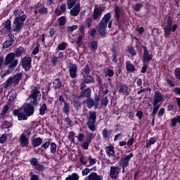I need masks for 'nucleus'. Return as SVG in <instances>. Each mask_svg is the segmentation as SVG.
<instances>
[{
  "mask_svg": "<svg viewBox=\"0 0 180 180\" xmlns=\"http://www.w3.org/2000/svg\"><path fill=\"white\" fill-rule=\"evenodd\" d=\"M41 96V94L37 88L32 89L28 98L30 103H25L20 109L15 110L13 111L14 116H17L18 120H27V117L33 116L34 114V107L33 106L39 105Z\"/></svg>",
  "mask_w": 180,
  "mask_h": 180,
  "instance_id": "1",
  "label": "nucleus"
},
{
  "mask_svg": "<svg viewBox=\"0 0 180 180\" xmlns=\"http://www.w3.org/2000/svg\"><path fill=\"white\" fill-rule=\"evenodd\" d=\"M112 18V14L110 13H106L101 19L98 27L97 28L98 34L103 37L106 36V28L108 27V23Z\"/></svg>",
  "mask_w": 180,
  "mask_h": 180,
  "instance_id": "2",
  "label": "nucleus"
},
{
  "mask_svg": "<svg viewBox=\"0 0 180 180\" xmlns=\"http://www.w3.org/2000/svg\"><path fill=\"white\" fill-rule=\"evenodd\" d=\"M23 74L22 72L17 73L13 77H10L8 78V79L6 80L4 82V88H9V86H11V85H13V86H16V85H19V82L20 79H22V76Z\"/></svg>",
  "mask_w": 180,
  "mask_h": 180,
  "instance_id": "3",
  "label": "nucleus"
},
{
  "mask_svg": "<svg viewBox=\"0 0 180 180\" xmlns=\"http://www.w3.org/2000/svg\"><path fill=\"white\" fill-rule=\"evenodd\" d=\"M15 53H8L4 60V65H9L8 68L10 70H14L15 67L18 66L19 60L15 58Z\"/></svg>",
  "mask_w": 180,
  "mask_h": 180,
  "instance_id": "4",
  "label": "nucleus"
},
{
  "mask_svg": "<svg viewBox=\"0 0 180 180\" xmlns=\"http://www.w3.org/2000/svg\"><path fill=\"white\" fill-rule=\"evenodd\" d=\"M178 29V25H172V17L169 16L167 19V26L164 27L165 37H169L171 32H175Z\"/></svg>",
  "mask_w": 180,
  "mask_h": 180,
  "instance_id": "5",
  "label": "nucleus"
},
{
  "mask_svg": "<svg viewBox=\"0 0 180 180\" xmlns=\"http://www.w3.org/2000/svg\"><path fill=\"white\" fill-rule=\"evenodd\" d=\"M96 112L94 111L89 112V116L87 117V125L91 131L96 130Z\"/></svg>",
  "mask_w": 180,
  "mask_h": 180,
  "instance_id": "6",
  "label": "nucleus"
},
{
  "mask_svg": "<svg viewBox=\"0 0 180 180\" xmlns=\"http://www.w3.org/2000/svg\"><path fill=\"white\" fill-rule=\"evenodd\" d=\"M79 141H83V144L82 146L84 150H88V147H89V144H91V141L94 137L92 136H76Z\"/></svg>",
  "mask_w": 180,
  "mask_h": 180,
  "instance_id": "7",
  "label": "nucleus"
},
{
  "mask_svg": "<svg viewBox=\"0 0 180 180\" xmlns=\"http://www.w3.org/2000/svg\"><path fill=\"white\" fill-rule=\"evenodd\" d=\"M25 25V21H22L20 20H14L13 26H12V32H15V33H19L20 30H22V27H23Z\"/></svg>",
  "mask_w": 180,
  "mask_h": 180,
  "instance_id": "8",
  "label": "nucleus"
},
{
  "mask_svg": "<svg viewBox=\"0 0 180 180\" xmlns=\"http://www.w3.org/2000/svg\"><path fill=\"white\" fill-rule=\"evenodd\" d=\"M131 158H133V153H129L128 155H125L122 158L119 162L120 167H122V168H127Z\"/></svg>",
  "mask_w": 180,
  "mask_h": 180,
  "instance_id": "9",
  "label": "nucleus"
},
{
  "mask_svg": "<svg viewBox=\"0 0 180 180\" xmlns=\"http://www.w3.org/2000/svg\"><path fill=\"white\" fill-rule=\"evenodd\" d=\"M120 172V168L116 166H112L110 169V178L111 179H119V174Z\"/></svg>",
  "mask_w": 180,
  "mask_h": 180,
  "instance_id": "10",
  "label": "nucleus"
},
{
  "mask_svg": "<svg viewBox=\"0 0 180 180\" xmlns=\"http://www.w3.org/2000/svg\"><path fill=\"white\" fill-rule=\"evenodd\" d=\"M142 49L143 50V54L142 56V61L143 63H148L153 60V55L150 54L148 52V49L147 47L142 46Z\"/></svg>",
  "mask_w": 180,
  "mask_h": 180,
  "instance_id": "11",
  "label": "nucleus"
},
{
  "mask_svg": "<svg viewBox=\"0 0 180 180\" xmlns=\"http://www.w3.org/2000/svg\"><path fill=\"white\" fill-rule=\"evenodd\" d=\"M103 11H105L103 8L96 5L93 12V19L94 20H96V19L101 18V16H102V13H103Z\"/></svg>",
  "mask_w": 180,
  "mask_h": 180,
  "instance_id": "12",
  "label": "nucleus"
},
{
  "mask_svg": "<svg viewBox=\"0 0 180 180\" xmlns=\"http://www.w3.org/2000/svg\"><path fill=\"white\" fill-rule=\"evenodd\" d=\"M13 15H15V20H22L24 21L26 20V15L23 14V11L20 9H15L13 11Z\"/></svg>",
  "mask_w": 180,
  "mask_h": 180,
  "instance_id": "13",
  "label": "nucleus"
},
{
  "mask_svg": "<svg viewBox=\"0 0 180 180\" xmlns=\"http://www.w3.org/2000/svg\"><path fill=\"white\" fill-rule=\"evenodd\" d=\"M164 101V96L160 91H156L154 94L153 103L155 105H161V103Z\"/></svg>",
  "mask_w": 180,
  "mask_h": 180,
  "instance_id": "14",
  "label": "nucleus"
},
{
  "mask_svg": "<svg viewBox=\"0 0 180 180\" xmlns=\"http://www.w3.org/2000/svg\"><path fill=\"white\" fill-rule=\"evenodd\" d=\"M69 72L71 78H76L78 72V66L76 64H71L69 66Z\"/></svg>",
  "mask_w": 180,
  "mask_h": 180,
  "instance_id": "15",
  "label": "nucleus"
},
{
  "mask_svg": "<svg viewBox=\"0 0 180 180\" xmlns=\"http://www.w3.org/2000/svg\"><path fill=\"white\" fill-rule=\"evenodd\" d=\"M65 12H67V4H65L58 6L55 9V13L57 16H61V15H63V13H65Z\"/></svg>",
  "mask_w": 180,
  "mask_h": 180,
  "instance_id": "16",
  "label": "nucleus"
},
{
  "mask_svg": "<svg viewBox=\"0 0 180 180\" xmlns=\"http://www.w3.org/2000/svg\"><path fill=\"white\" fill-rule=\"evenodd\" d=\"M32 63V59L29 57H25L22 59V68H24V70H25V71H29V70H30V65Z\"/></svg>",
  "mask_w": 180,
  "mask_h": 180,
  "instance_id": "17",
  "label": "nucleus"
},
{
  "mask_svg": "<svg viewBox=\"0 0 180 180\" xmlns=\"http://www.w3.org/2000/svg\"><path fill=\"white\" fill-rule=\"evenodd\" d=\"M79 12H81V6L77 4L75 6L70 10V15L72 16H78Z\"/></svg>",
  "mask_w": 180,
  "mask_h": 180,
  "instance_id": "18",
  "label": "nucleus"
},
{
  "mask_svg": "<svg viewBox=\"0 0 180 180\" xmlns=\"http://www.w3.org/2000/svg\"><path fill=\"white\" fill-rule=\"evenodd\" d=\"M109 103V98L107 96H103L101 100V104L98 105V109H106L108 104Z\"/></svg>",
  "mask_w": 180,
  "mask_h": 180,
  "instance_id": "19",
  "label": "nucleus"
},
{
  "mask_svg": "<svg viewBox=\"0 0 180 180\" xmlns=\"http://www.w3.org/2000/svg\"><path fill=\"white\" fill-rule=\"evenodd\" d=\"M88 180H103V177L101 175H98L96 172H91L88 176Z\"/></svg>",
  "mask_w": 180,
  "mask_h": 180,
  "instance_id": "20",
  "label": "nucleus"
},
{
  "mask_svg": "<svg viewBox=\"0 0 180 180\" xmlns=\"http://www.w3.org/2000/svg\"><path fill=\"white\" fill-rule=\"evenodd\" d=\"M106 154L109 157H115V147L109 146L105 147Z\"/></svg>",
  "mask_w": 180,
  "mask_h": 180,
  "instance_id": "21",
  "label": "nucleus"
},
{
  "mask_svg": "<svg viewBox=\"0 0 180 180\" xmlns=\"http://www.w3.org/2000/svg\"><path fill=\"white\" fill-rule=\"evenodd\" d=\"M83 79L85 84H94V82H95V79L94 78V77L89 75H84Z\"/></svg>",
  "mask_w": 180,
  "mask_h": 180,
  "instance_id": "22",
  "label": "nucleus"
},
{
  "mask_svg": "<svg viewBox=\"0 0 180 180\" xmlns=\"http://www.w3.org/2000/svg\"><path fill=\"white\" fill-rule=\"evenodd\" d=\"M46 111H47V105L46 104V103L43 102L40 104L39 115L41 116H44V115H46Z\"/></svg>",
  "mask_w": 180,
  "mask_h": 180,
  "instance_id": "23",
  "label": "nucleus"
},
{
  "mask_svg": "<svg viewBox=\"0 0 180 180\" xmlns=\"http://www.w3.org/2000/svg\"><path fill=\"white\" fill-rule=\"evenodd\" d=\"M20 143L22 147H26L29 144V138L26 136H21L20 138Z\"/></svg>",
  "mask_w": 180,
  "mask_h": 180,
  "instance_id": "24",
  "label": "nucleus"
},
{
  "mask_svg": "<svg viewBox=\"0 0 180 180\" xmlns=\"http://www.w3.org/2000/svg\"><path fill=\"white\" fill-rule=\"evenodd\" d=\"M128 92H129V89L127 88V86L121 85L120 86L119 94H120V95H125V96H127V95H129Z\"/></svg>",
  "mask_w": 180,
  "mask_h": 180,
  "instance_id": "25",
  "label": "nucleus"
},
{
  "mask_svg": "<svg viewBox=\"0 0 180 180\" xmlns=\"http://www.w3.org/2000/svg\"><path fill=\"white\" fill-rule=\"evenodd\" d=\"M15 53L17 57H20V56H25L26 54V50L23 47L20 46L15 50Z\"/></svg>",
  "mask_w": 180,
  "mask_h": 180,
  "instance_id": "26",
  "label": "nucleus"
},
{
  "mask_svg": "<svg viewBox=\"0 0 180 180\" xmlns=\"http://www.w3.org/2000/svg\"><path fill=\"white\" fill-rule=\"evenodd\" d=\"M81 98H89L91 96V89L87 88L80 93Z\"/></svg>",
  "mask_w": 180,
  "mask_h": 180,
  "instance_id": "27",
  "label": "nucleus"
},
{
  "mask_svg": "<svg viewBox=\"0 0 180 180\" xmlns=\"http://www.w3.org/2000/svg\"><path fill=\"white\" fill-rule=\"evenodd\" d=\"M70 109H71V107L70 106V103H65L62 108L63 112L68 116L70 115Z\"/></svg>",
  "mask_w": 180,
  "mask_h": 180,
  "instance_id": "28",
  "label": "nucleus"
},
{
  "mask_svg": "<svg viewBox=\"0 0 180 180\" xmlns=\"http://www.w3.org/2000/svg\"><path fill=\"white\" fill-rule=\"evenodd\" d=\"M157 140H158L157 136H153L150 138V139L148 141V143H146V148H150L153 144L157 143Z\"/></svg>",
  "mask_w": 180,
  "mask_h": 180,
  "instance_id": "29",
  "label": "nucleus"
},
{
  "mask_svg": "<svg viewBox=\"0 0 180 180\" xmlns=\"http://www.w3.org/2000/svg\"><path fill=\"white\" fill-rule=\"evenodd\" d=\"M30 134L32 136H36V134H34V128H28L27 130H25L21 136H30Z\"/></svg>",
  "mask_w": 180,
  "mask_h": 180,
  "instance_id": "30",
  "label": "nucleus"
},
{
  "mask_svg": "<svg viewBox=\"0 0 180 180\" xmlns=\"http://www.w3.org/2000/svg\"><path fill=\"white\" fill-rule=\"evenodd\" d=\"M115 18L117 20V22H119V19H120V13H122V8H120V7H119V6H115Z\"/></svg>",
  "mask_w": 180,
  "mask_h": 180,
  "instance_id": "31",
  "label": "nucleus"
},
{
  "mask_svg": "<svg viewBox=\"0 0 180 180\" xmlns=\"http://www.w3.org/2000/svg\"><path fill=\"white\" fill-rule=\"evenodd\" d=\"M41 141H43V139L41 138H37L34 139H32V144L33 147H39L40 144H41Z\"/></svg>",
  "mask_w": 180,
  "mask_h": 180,
  "instance_id": "32",
  "label": "nucleus"
},
{
  "mask_svg": "<svg viewBox=\"0 0 180 180\" xmlns=\"http://www.w3.org/2000/svg\"><path fill=\"white\" fill-rule=\"evenodd\" d=\"M4 27L8 33H12V25L11 24V20H7L4 24Z\"/></svg>",
  "mask_w": 180,
  "mask_h": 180,
  "instance_id": "33",
  "label": "nucleus"
},
{
  "mask_svg": "<svg viewBox=\"0 0 180 180\" xmlns=\"http://www.w3.org/2000/svg\"><path fill=\"white\" fill-rule=\"evenodd\" d=\"M161 106V104H155L153 103V111L151 114L152 117H155V115H157V112H158V109H160V107Z\"/></svg>",
  "mask_w": 180,
  "mask_h": 180,
  "instance_id": "34",
  "label": "nucleus"
},
{
  "mask_svg": "<svg viewBox=\"0 0 180 180\" xmlns=\"http://www.w3.org/2000/svg\"><path fill=\"white\" fill-rule=\"evenodd\" d=\"M126 67L127 71L131 72V71H136V68L134 67V65L131 63L130 61H127L126 63Z\"/></svg>",
  "mask_w": 180,
  "mask_h": 180,
  "instance_id": "35",
  "label": "nucleus"
},
{
  "mask_svg": "<svg viewBox=\"0 0 180 180\" xmlns=\"http://www.w3.org/2000/svg\"><path fill=\"white\" fill-rule=\"evenodd\" d=\"M61 85H63V82H61V80H60V79L56 78L53 81V86L54 88H56V89H58L61 88Z\"/></svg>",
  "mask_w": 180,
  "mask_h": 180,
  "instance_id": "36",
  "label": "nucleus"
},
{
  "mask_svg": "<svg viewBox=\"0 0 180 180\" xmlns=\"http://www.w3.org/2000/svg\"><path fill=\"white\" fill-rule=\"evenodd\" d=\"M171 123H172V127H175V126H176L177 123L180 124V115L176 116V117H174L173 119H172Z\"/></svg>",
  "mask_w": 180,
  "mask_h": 180,
  "instance_id": "37",
  "label": "nucleus"
},
{
  "mask_svg": "<svg viewBox=\"0 0 180 180\" xmlns=\"http://www.w3.org/2000/svg\"><path fill=\"white\" fill-rule=\"evenodd\" d=\"M143 5V4H135L133 5L132 8L134 9V11H135V12H140L141 9H142Z\"/></svg>",
  "mask_w": 180,
  "mask_h": 180,
  "instance_id": "38",
  "label": "nucleus"
},
{
  "mask_svg": "<svg viewBox=\"0 0 180 180\" xmlns=\"http://www.w3.org/2000/svg\"><path fill=\"white\" fill-rule=\"evenodd\" d=\"M94 105L95 106L96 109H98V108L99 107V105L98 103H95L94 100H89L87 102V107L89 108V109H91V108H92V106Z\"/></svg>",
  "mask_w": 180,
  "mask_h": 180,
  "instance_id": "39",
  "label": "nucleus"
},
{
  "mask_svg": "<svg viewBox=\"0 0 180 180\" xmlns=\"http://www.w3.org/2000/svg\"><path fill=\"white\" fill-rule=\"evenodd\" d=\"M79 176H78V174L73 173L69 176L66 177L65 180H79Z\"/></svg>",
  "mask_w": 180,
  "mask_h": 180,
  "instance_id": "40",
  "label": "nucleus"
},
{
  "mask_svg": "<svg viewBox=\"0 0 180 180\" xmlns=\"http://www.w3.org/2000/svg\"><path fill=\"white\" fill-rule=\"evenodd\" d=\"M48 12L47 8L44 7V6H41L39 8H38V13H40V15H47Z\"/></svg>",
  "mask_w": 180,
  "mask_h": 180,
  "instance_id": "41",
  "label": "nucleus"
},
{
  "mask_svg": "<svg viewBox=\"0 0 180 180\" xmlns=\"http://www.w3.org/2000/svg\"><path fill=\"white\" fill-rule=\"evenodd\" d=\"M66 22H67V17L65 16H61L60 18H58L59 26H64Z\"/></svg>",
  "mask_w": 180,
  "mask_h": 180,
  "instance_id": "42",
  "label": "nucleus"
},
{
  "mask_svg": "<svg viewBox=\"0 0 180 180\" xmlns=\"http://www.w3.org/2000/svg\"><path fill=\"white\" fill-rule=\"evenodd\" d=\"M67 47H68V44L63 42L57 46L56 50L64 51Z\"/></svg>",
  "mask_w": 180,
  "mask_h": 180,
  "instance_id": "43",
  "label": "nucleus"
},
{
  "mask_svg": "<svg viewBox=\"0 0 180 180\" xmlns=\"http://www.w3.org/2000/svg\"><path fill=\"white\" fill-rule=\"evenodd\" d=\"M91 51H93V53H95V51H96V50H98V43L96 41H93L91 43Z\"/></svg>",
  "mask_w": 180,
  "mask_h": 180,
  "instance_id": "44",
  "label": "nucleus"
},
{
  "mask_svg": "<svg viewBox=\"0 0 180 180\" xmlns=\"http://www.w3.org/2000/svg\"><path fill=\"white\" fill-rule=\"evenodd\" d=\"M67 4L68 9H72L75 4H77V0H68Z\"/></svg>",
  "mask_w": 180,
  "mask_h": 180,
  "instance_id": "45",
  "label": "nucleus"
},
{
  "mask_svg": "<svg viewBox=\"0 0 180 180\" xmlns=\"http://www.w3.org/2000/svg\"><path fill=\"white\" fill-rule=\"evenodd\" d=\"M13 44V40H9V41H6L3 44V47L4 49H8V47H11Z\"/></svg>",
  "mask_w": 180,
  "mask_h": 180,
  "instance_id": "46",
  "label": "nucleus"
},
{
  "mask_svg": "<svg viewBox=\"0 0 180 180\" xmlns=\"http://www.w3.org/2000/svg\"><path fill=\"white\" fill-rule=\"evenodd\" d=\"M112 132H113V130L112 129H104L102 131V134L103 136H110V134H112Z\"/></svg>",
  "mask_w": 180,
  "mask_h": 180,
  "instance_id": "47",
  "label": "nucleus"
},
{
  "mask_svg": "<svg viewBox=\"0 0 180 180\" xmlns=\"http://www.w3.org/2000/svg\"><path fill=\"white\" fill-rule=\"evenodd\" d=\"M83 71L86 75H89V74H91V68L89 67V65H86Z\"/></svg>",
  "mask_w": 180,
  "mask_h": 180,
  "instance_id": "48",
  "label": "nucleus"
},
{
  "mask_svg": "<svg viewBox=\"0 0 180 180\" xmlns=\"http://www.w3.org/2000/svg\"><path fill=\"white\" fill-rule=\"evenodd\" d=\"M11 126L12 124L8 121H4L3 124L1 125L3 129H9L10 127H11Z\"/></svg>",
  "mask_w": 180,
  "mask_h": 180,
  "instance_id": "49",
  "label": "nucleus"
},
{
  "mask_svg": "<svg viewBox=\"0 0 180 180\" xmlns=\"http://www.w3.org/2000/svg\"><path fill=\"white\" fill-rule=\"evenodd\" d=\"M57 150V145L55 143H51V153L52 154H56V151Z\"/></svg>",
  "mask_w": 180,
  "mask_h": 180,
  "instance_id": "50",
  "label": "nucleus"
},
{
  "mask_svg": "<svg viewBox=\"0 0 180 180\" xmlns=\"http://www.w3.org/2000/svg\"><path fill=\"white\" fill-rule=\"evenodd\" d=\"M128 53H129V54H131V56H132V57H134V56H136V50H134V48H133L131 46L128 47Z\"/></svg>",
  "mask_w": 180,
  "mask_h": 180,
  "instance_id": "51",
  "label": "nucleus"
},
{
  "mask_svg": "<svg viewBox=\"0 0 180 180\" xmlns=\"http://www.w3.org/2000/svg\"><path fill=\"white\" fill-rule=\"evenodd\" d=\"M93 22H94V18H88L86 19V23L88 27H91V26H92Z\"/></svg>",
  "mask_w": 180,
  "mask_h": 180,
  "instance_id": "52",
  "label": "nucleus"
},
{
  "mask_svg": "<svg viewBox=\"0 0 180 180\" xmlns=\"http://www.w3.org/2000/svg\"><path fill=\"white\" fill-rule=\"evenodd\" d=\"M105 75H107V77H113L115 75V72L113 70L108 69L105 72Z\"/></svg>",
  "mask_w": 180,
  "mask_h": 180,
  "instance_id": "53",
  "label": "nucleus"
},
{
  "mask_svg": "<svg viewBox=\"0 0 180 180\" xmlns=\"http://www.w3.org/2000/svg\"><path fill=\"white\" fill-rule=\"evenodd\" d=\"M30 163L33 167H36L38 165L39 162L37 161V159H36V158H32L30 160Z\"/></svg>",
  "mask_w": 180,
  "mask_h": 180,
  "instance_id": "54",
  "label": "nucleus"
},
{
  "mask_svg": "<svg viewBox=\"0 0 180 180\" xmlns=\"http://www.w3.org/2000/svg\"><path fill=\"white\" fill-rule=\"evenodd\" d=\"M91 171H92V169H89V168H86V169L82 170V175L83 176H85L88 175V174H89V172H91Z\"/></svg>",
  "mask_w": 180,
  "mask_h": 180,
  "instance_id": "55",
  "label": "nucleus"
},
{
  "mask_svg": "<svg viewBox=\"0 0 180 180\" xmlns=\"http://www.w3.org/2000/svg\"><path fill=\"white\" fill-rule=\"evenodd\" d=\"M12 71H13L12 69L8 68L6 72L1 75V78H5V77H6V75H8V74H12Z\"/></svg>",
  "mask_w": 180,
  "mask_h": 180,
  "instance_id": "56",
  "label": "nucleus"
},
{
  "mask_svg": "<svg viewBox=\"0 0 180 180\" xmlns=\"http://www.w3.org/2000/svg\"><path fill=\"white\" fill-rule=\"evenodd\" d=\"M113 54H112V61L114 63H117V52H116V51L113 50L112 51Z\"/></svg>",
  "mask_w": 180,
  "mask_h": 180,
  "instance_id": "57",
  "label": "nucleus"
},
{
  "mask_svg": "<svg viewBox=\"0 0 180 180\" xmlns=\"http://www.w3.org/2000/svg\"><path fill=\"white\" fill-rule=\"evenodd\" d=\"M174 74L176 75V78H177V79H180V68H177L175 69Z\"/></svg>",
  "mask_w": 180,
  "mask_h": 180,
  "instance_id": "58",
  "label": "nucleus"
},
{
  "mask_svg": "<svg viewBox=\"0 0 180 180\" xmlns=\"http://www.w3.org/2000/svg\"><path fill=\"white\" fill-rule=\"evenodd\" d=\"M35 169L37 170V171H44V165H37V166H35Z\"/></svg>",
  "mask_w": 180,
  "mask_h": 180,
  "instance_id": "59",
  "label": "nucleus"
},
{
  "mask_svg": "<svg viewBox=\"0 0 180 180\" xmlns=\"http://www.w3.org/2000/svg\"><path fill=\"white\" fill-rule=\"evenodd\" d=\"M78 29V25H73L68 27V32H74V30H77Z\"/></svg>",
  "mask_w": 180,
  "mask_h": 180,
  "instance_id": "60",
  "label": "nucleus"
},
{
  "mask_svg": "<svg viewBox=\"0 0 180 180\" xmlns=\"http://www.w3.org/2000/svg\"><path fill=\"white\" fill-rule=\"evenodd\" d=\"M89 33L91 37H95V34H96V29L93 28L89 31Z\"/></svg>",
  "mask_w": 180,
  "mask_h": 180,
  "instance_id": "61",
  "label": "nucleus"
},
{
  "mask_svg": "<svg viewBox=\"0 0 180 180\" xmlns=\"http://www.w3.org/2000/svg\"><path fill=\"white\" fill-rule=\"evenodd\" d=\"M51 63L53 65H57V63H58V58H57V56L52 58Z\"/></svg>",
  "mask_w": 180,
  "mask_h": 180,
  "instance_id": "62",
  "label": "nucleus"
},
{
  "mask_svg": "<svg viewBox=\"0 0 180 180\" xmlns=\"http://www.w3.org/2000/svg\"><path fill=\"white\" fill-rule=\"evenodd\" d=\"M30 176H31V180H39V176L34 174L33 172L30 173Z\"/></svg>",
  "mask_w": 180,
  "mask_h": 180,
  "instance_id": "63",
  "label": "nucleus"
},
{
  "mask_svg": "<svg viewBox=\"0 0 180 180\" xmlns=\"http://www.w3.org/2000/svg\"><path fill=\"white\" fill-rule=\"evenodd\" d=\"M173 92L176 94V95H180V87H176L173 89Z\"/></svg>",
  "mask_w": 180,
  "mask_h": 180,
  "instance_id": "64",
  "label": "nucleus"
}]
</instances>
